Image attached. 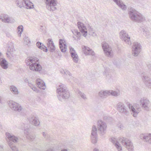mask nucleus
Returning a JSON list of instances; mask_svg holds the SVG:
<instances>
[{"label": "nucleus", "mask_w": 151, "mask_h": 151, "mask_svg": "<svg viewBox=\"0 0 151 151\" xmlns=\"http://www.w3.org/2000/svg\"><path fill=\"white\" fill-rule=\"evenodd\" d=\"M119 35L120 38L123 41H124L129 45H131L132 43L130 40V37L127 32L124 30H122L119 33Z\"/></svg>", "instance_id": "obj_12"}, {"label": "nucleus", "mask_w": 151, "mask_h": 151, "mask_svg": "<svg viewBox=\"0 0 151 151\" xmlns=\"http://www.w3.org/2000/svg\"><path fill=\"white\" fill-rule=\"evenodd\" d=\"M117 127L120 130L122 129L123 128V126L121 124H119L118 125Z\"/></svg>", "instance_id": "obj_48"}, {"label": "nucleus", "mask_w": 151, "mask_h": 151, "mask_svg": "<svg viewBox=\"0 0 151 151\" xmlns=\"http://www.w3.org/2000/svg\"><path fill=\"white\" fill-rule=\"evenodd\" d=\"M82 48L84 53L86 55L91 50L89 47L85 46H82Z\"/></svg>", "instance_id": "obj_39"}, {"label": "nucleus", "mask_w": 151, "mask_h": 151, "mask_svg": "<svg viewBox=\"0 0 151 151\" xmlns=\"http://www.w3.org/2000/svg\"><path fill=\"white\" fill-rule=\"evenodd\" d=\"M87 30L88 31L89 35L94 37H96V33L93 30L92 27L89 25H88L87 27Z\"/></svg>", "instance_id": "obj_31"}, {"label": "nucleus", "mask_w": 151, "mask_h": 151, "mask_svg": "<svg viewBox=\"0 0 151 151\" xmlns=\"http://www.w3.org/2000/svg\"><path fill=\"white\" fill-rule=\"evenodd\" d=\"M57 91L58 98L60 101L68 99L70 96L69 91L63 84H62L59 86L57 89Z\"/></svg>", "instance_id": "obj_5"}, {"label": "nucleus", "mask_w": 151, "mask_h": 151, "mask_svg": "<svg viewBox=\"0 0 151 151\" xmlns=\"http://www.w3.org/2000/svg\"><path fill=\"white\" fill-rule=\"evenodd\" d=\"M111 141L114 145L119 151L122 150V147L119 142L121 143L129 151H133L134 146L131 141L127 138H116L112 137L111 139Z\"/></svg>", "instance_id": "obj_2"}, {"label": "nucleus", "mask_w": 151, "mask_h": 151, "mask_svg": "<svg viewBox=\"0 0 151 151\" xmlns=\"http://www.w3.org/2000/svg\"><path fill=\"white\" fill-rule=\"evenodd\" d=\"M142 30L143 31V34L147 38H149L150 37V32L147 29L142 28Z\"/></svg>", "instance_id": "obj_35"}, {"label": "nucleus", "mask_w": 151, "mask_h": 151, "mask_svg": "<svg viewBox=\"0 0 151 151\" xmlns=\"http://www.w3.org/2000/svg\"><path fill=\"white\" fill-rule=\"evenodd\" d=\"M25 125L23 123L22 124L20 127H19V128L21 129H23L25 127Z\"/></svg>", "instance_id": "obj_47"}, {"label": "nucleus", "mask_w": 151, "mask_h": 151, "mask_svg": "<svg viewBox=\"0 0 151 151\" xmlns=\"http://www.w3.org/2000/svg\"><path fill=\"white\" fill-rule=\"evenodd\" d=\"M36 83L38 87L40 89L44 90L46 88L45 83L40 79H37L36 80Z\"/></svg>", "instance_id": "obj_27"}, {"label": "nucleus", "mask_w": 151, "mask_h": 151, "mask_svg": "<svg viewBox=\"0 0 151 151\" xmlns=\"http://www.w3.org/2000/svg\"><path fill=\"white\" fill-rule=\"evenodd\" d=\"M31 89L33 90V91L36 93H39L40 92V90L38 89L35 86L32 87Z\"/></svg>", "instance_id": "obj_46"}, {"label": "nucleus", "mask_w": 151, "mask_h": 151, "mask_svg": "<svg viewBox=\"0 0 151 151\" xmlns=\"http://www.w3.org/2000/svg\"><path fill=\"white\" fill-rule=\"evenodd\" d=\"M93 151H99V150L98 149H96V148H95L93 150Z\"/></svg>", "instance_id": "obj_53"}, {"label": "nucleus", "mask_w": 151, "mask_h": 151, "mask_svg": "<svg viewBox=\"0 0 151 151\" xmlns=\"http://www.w3.org/2000/svg\"><path fill=\"white\" fill-rule=\"evenodd\" d=\"M45 3L47 9L50 11L52 12L56 9L55 7L57 3L56 0H46Z\"/></svg>", "instance_id": "obj_11"}, {"label": "nucleus", "mask_w": 151, "mask_h": 151, "mask_svg": "<svg viewBox=\"0 0 151 151\" xmlns=\"http://www.w3.org/2000/svg\"><path fill=\"white\" fill-rule=\"evenodd\" d=\"M0 19L2 22L6 23H11L14 21L12 17L6 14H4L1 17Z\"/></svg>", "instance_id": "obj_22"}, {"label": "nucleus", "mask_w": 151, "mask_h": 151, "mask_svg": "<svg viewBox=\"0 0 151 151\" xmlns=\"http://www.w3.org/2000/svg\"><path fill=\"white\" fill-rule=\"evenodd\" d=\"M122 10H126L127 9V6L121 0H112Z\"/></svg>", "instance_id": "obj_25"}, {"label": "nucleus", "mask_w": 151, "mask_h": 151, "mask_svg": "<svg viewBox=\"0 0 151 151\" xmlns=\"http://www.w3.org/2000/svg\"><path fill=\"white\" fill-rule=\"evenodd\" d=\"M2 83V82L1 79V78L0 77V84H1Z\"/></svg>", "instance_id": "obj_52"}, {"label": "nucleus", "mask_w": 151, "mask_h": 151, "mask_svg": "<svg viewBox=\"0 0 151 151\" xmlns=\"http://www.w3.org/2000/svg\"><path fill=\"white\" fill-rule=\"evenodd\" d=\"M0 151H3V148L2 146L0 145Z\"/></svg>", "instance_id": "obj_50"}, {"label": "nucleus", "mask_w": 151, "mask_h": 151, "mask_svg": "<svg viewBox=\"0 0 151 151\" xmlns=\"http://www.w3.org/2000/svg\"><path fill=\"white\" fill-rule=\"evenodd\" d=\"M59 43L61 51L62 52H65L67 50V46L65 41L63 39H60L59 40Z\"/></svg>", "instance_id": "obj_24"}, {"label": "nucleus", "mask_w": 151, "mask_h": 151, "mask_svg": "<svg viewBox=\"0 0 151 151\" xmlns=\"http://www.w3.org/2000/svg\"><path fill=\"white\" fill-rule=\"evenodd\" d=\"M0 63L1 67L4 69H6L8 68V63L6 60L1 58L0 61Z\"/></svg>", "instance_id": "obj_29"}, {"label": "nucleus", "mask_w": 151, "mask_h": 151, "mask_svg": "<svg viewBox=\"0 0 151 151\" xmlns=\"http://www.w3.org/2000/svg\"><path fill=\"white\" fill-rule=\"evenodd\" d=\"M36 45L38 48L43 50V51L45 52L47 51V47L41 42H37L36 43Z\"/></svg>", "instance_id": "obj_32"}, {"label": "nucleus", "mask_w": 151, "mask_h": 151, "mask_svg": "<svg viewBox=\"0 0 151 151\" xmlns=\"http://www.w3.org/2000/svg\"><path fill=\"white\" fill-rule=\"evenodd\" d=\"M6 137L8 138V144L10 148L13 151H19L17 149L13 143H17L18 141V138L14 135L8 132L6 133Z\"/></svg>", "instance_id": "obj_7"}, {"label": "nucleus", "mask_w": 151, "mask_h": 151, "mask_svg": "<svg viewBox=\"0 0 151 151\" xmlns=\"http://www.w3.org/2000/svg\"><path fill=\"white\" fill-rule=\"evenodd\" d=\"M15 51V50L12 46L9 47L7 49L6 53L8 57L11 58L14 56V53Z\"/></svg>", "instance_id": "obj_26"}, {"label": "nucleus", "mask_w": 151, "mask_h": 151, "mask_svg": "<svg viewBox=\"0 0 151 151\" xmlns=\"http://www.w3.org/2000/svg\"><path fill=\"white\" fill-rule=\"evenodd\" d=\"M47 151H53L51 149H49L48 150H47Z\"/></svg>", "instance_id": "obj_54"}, {"label": "nucleus", "mask_w": 151, "mask_h": 151, "mask_svg": "<svg viewBox=\"0 0 151 151\" xmlns=\"http://www.w3.org/2000/svg\"><path fill=\"white\" fill-rule=\"evenodd\" d=\"M118 111L121 114L126 116L128 115L129 111L127 110L125 105L123 102H120L116 105Z\"/></svg>", "instance_id": "obj_9"}, {"label": "nucleus", "mask_w": 151, "mask_h": 151, "mask_svg": "<svg viewBox=\"0 0 151 151\" xmlns=\"http://www.w3.org/2000/svg\"><path fill=\"white\" fill-rule=\"evenodd\" d=\"M60 72L62 74H66V76H65V78L67 79H68L69 82L72 83L74 82H77V79L72 76L71 74L69 71L66 70H62L60 71Z\"/></svg>", "instance_id": "obj_17"}, {"label": "nucleus", "mask_w": 151, "mask_h": 151, "mask_svg": "<svg viewBox=\"0 0 151 151\" xmlns=\"http://www.w3.org/2000/svg\"><path fill=\"white\" fill-rule=\"evenodd\" d=\"M127 104L131 112V114L134 117H137L138 114L141 111V108L138 107L135 108L132 104L129 102H127Z\"/></svg>", "instance_id": "obj_13"}, {"label": "nucleus", "mask_w": 151, "mask_h": 151, "mask_svg": "<svg viewBox=\"0 0 151 151\" xmlns=\"http://www.w3.org/2000/svg\"><path fill=\"white\" fill-rule=\"evenodd\" d=\"M77 92L79 96H80L82 99L84 100L87 99L86 95L84 93L79 90L77 91Z\"/></svg>", "instance_id": "obj_41"}, {"label": "nucleus", "mask_w": 151, "mask_h": 151, "mask_svg": "<svg viewBox=\"0 0 151 151\" xmlns=\"http://www.w3.org/2000/svg\"><path fill=\"white\" fill-rule=\"evenodd\" d=\"M111 141L114 145L119 151L122 150V147L119 142L121 143L129 151H133L134 146L131 141L127 138H116L112 137L111 139Z\"/></svg>", "instance_id": "obj_1"}, {"label": "nucleus", "mask_w": 151, "mask_h": 151, "mask_svg": "<svg viewBox=\"0 0 151 151\" xmlns=\"http://www.w3.org/2000/svg\"><path fill=\"white\" fill-rule=\"evenodd\" d=\"M97 128L101 135L105 134L107 128L106 124L101 120H99L97 122Z\"/></svg>", "instance_id": "obj_10"}, {"label": "nucleus", "mask_w": 151, "mask_h": 151, "mask_svg": "<svg viewBox=\"0 0 151 151\" xmlns=\"http://www.w3.org/2000/svg\"><path fill=\"white\" fill-rule=\"evenodd\" d=\"M141 50V46L140 43L135 42L134 43L132 47V54L134 56H137Z\"/></svg>", "instance_id": "obj_14"}, {"label": "nucleus", "mask_w": 151, "mask_h": 151, "mask_svg": "<svg viewBox=\"0 0 151 151\" xmlns=\"http://www.w3.org/2000/svg\"><path fill=\"white\" fill-rule=\"evenodd\" d=\"M139 103L143 109L148 111H150L151 104L147 98L145 97L141 98L139 100Z\"/></svg>", "instance_id": "obj_8"}, {"label": "nucleus", "mask_w": 151, "mask_h": 151, "mask_svg": "<svg viewBox=\"0 0 151 151\" xmlns=\"http://www.w3.org/2000/svg\"><path fill=\"white\" fill-rule=\"evenodd\" d=\"M42 134H43V136L45 137H46V133H45V132H43V133H42Z\"/></svg>", "instance_id": "obj_51"}, {"label": "nucleus", "mask_w": 151, "mask_h": 151, "mask_svg": "<svg viewBox=\"0 0 151 151\" xmlns=\"http://www.w3.org/2000/svg\"><path fill=\"white\" fill-rule=\"evenodd\" d=\"M28 85L31 88L34 86V85L31 83H28Z\"/></svg>", "instance_id": "obj_49"}, {"label": "nucleus", "mask_w": 151, "mask_h": 151, "mask_svg": "<svg viewBox=\"0 0 151 151\" xmlns=\"http://www.w3.org/2000/svg\"><path fill=\"white\" fill-rule=\"evenodd\" d=\"M102 46L104 53L106 56L109 57H111L113 56V52L111 47L108 43L106 42H103Z\"/></svg>", "instance_id": "obj_15"}, {"label": "nucleus", "mask_w": 151, "mask_h": 151, "mask_svg": "<svg viewBox=\"0 0 151 151\" xmlns=\"http://www.w3.org/2000/svg\"><path fill=\"white\" fill-rule=\"evenodd\" d=\"M128 14L130 19L134 22L139 23L145 20V17L133 8L129 9Z\"/></svg>", "instance_id": "obj_4"}, {"label": "nucleus", "mask_w": 151, "mask_h": 151, "mask_svg": "<svg viewBox=\"0 0 151 151\" xmlns=\"http://www.w3.org/2000/svg\"><path fill=\"white\" fill-rule=\"evenodd\" d=\"M139 138L144 142L151 144V133L141 134L139 135Z\"/></svg>", "instance_id": "obj_18"}, {"label": "nucleus", "mask_w": 151, "mask_h": 151, "mask_svg": "<svg viewBox=\"0 0 151 151\" xmlns=\"http://www.w3.org/2000/svg\"><path fill=\"white\" fill-rule=\"evenodd\" d=\"M23 27L22 25L19 26L17 27V30L18 32H19V34L20 35V36H21L23 32Z\"/></svg>", "instance_id": "obj_43"}, {"label": "nucleus", "mask_w": 151, "mask_h": 151, "mask_svg": "<svg viewBox=\"0 0 151 151\" xmlns=\"http://www.w3.org/2000/svg\"><path fill=\"white\" fill-rule=\"evenodd\" d=\"M141 76L145 84L149 88H151V79L143 73L141 74Z\"/></svg>", "instance_id": "obj_21"}, {"label": "nucleus", "mask_w": 151, "mask_h": 151, "mask_svg": "<svg viewBox=\"0 0 151 151\" xmlns=\"http://www.w3.org/2000/svg\"><path fill=\"white\" fill-rule=\"evenodd\" d=\"M30 123L32 124L37 126L40 124V122L37 116H32L28 118Z\"/></svg>", "instance_id": "obj_20"}, {"label": "nucleus", "mask_w": 151, "mask_h": 151, "mask_svg": "<svg viewBox=\"0 0 151 151\" xmlns=\"http://www.w3.org/2000/svg\"><path fill=\"white\" fill-rule=\"evenodd\" d=\"M8 104L11 109L15 111L20 112L22 109V108L20 105L12 101H9L8 102Z\"/></svg>", "instance_id": "obj_16"}, {"label": "nucleus", "mask_w": 151, "mask_h": 151, "mask_svg": "<svg viewBox=\"0 0 151 151\" xmlns=\"http://www.w3.org/2000/svg\"><path fill=\"white\" fill-rule=\"evenodd\" d=\"M61 151H68L66 149H63V150H61Z\"/></svg>", "instance_id": "obj_55"}, {"label": "nucleus", "mask_w": 151, "mask_h": 151, "mask_svg": "<svg viewBox=\"0 0 151 151\" xmlns=\"http://www.w3.org/2000/svg\"><path fill=\"white\" fill-rule=\"evenodd\" d=\"M69 49L70 50V52L74 62L75 63H78V58L75 50L73 48L71 47H70Z\"/></svg>", "instance_id": "obj_23"}, {"label": "nucleus", "mask_w": 151, "mask_h": 151, "mask_svg": "<svg viewBox=\"0 0 151 151\" xmlns=\"http://www.w3.org/2000/svg\"><path fill=\"white\" fill-rule=\"evenodd\" d=\"M108 93L109 95H111L114 96H117L119 94V91L113 90L108 91Z\"/></svg>", "instance_id": "obj_36"}, {"label": "nucleus", "mask_w": 151, "mask_h": 151, "mask_svg": "<svg viewBox=\"0 0 151 151\" xmlns=\"http://www.w3.org/2000/svg\"><path fill=\"white\" fill-rule=\"evenodd\" d=\"M43 27V26H40V28L41 29H42V28Z\"/></svg>", "instance_id": "obj_56"}, {"label": "nucleus", "mask_w": 151, "mask_h": 151, "mask_svg": "<svg viewBox=\"0 0 151 151\" xmlns=\"http://www.w3.org/2000/svg\"><path fill=\"white\" fill-rule=\"evenodd\" d=\"M39 60L36 57H29L25 60L27 65H29V69L33 71H38L41 70L42 67L39 64Z\"/></svg>", "instance_id": "obj_3"}, {"label": "nucleus", "mask_w": 151, "mask_h": 151, "mask_svg": "<svg viewBox=\"0 0 151 151\" xmlns=\"http://www.w3.org/2000/svg\"><path fill=\"white\" fill-rule=\"evenodd\" d=\"M99 95L101 98H105L109 95L108 91L101 90L99 92Z\"/></svg>", "instance_id": "obj_30"}, {"label": "nucleus", "mask_w": 151, "mask_h": 151, "mask_svg": "<svg viewBox=\"0 0 151 151\" xmlns=\"http://www.w3.org/2000/svg\"><path fill=\"white\" fill-rule=\"evenodd\" d=\"M104 75L106 76V79H109L111 78V75L109 74L107 70H105L104 73Z\"/></svg>", "instance_id": "obj_42"}, {"label": "nucleus", "mask_w": 151, "mask_h": 151, "mask_svg": "<svg viewBox=\"0 0 151 151\" xmlns=\"http://www.w3.org/2000/svg\"><path fill=\"white\" fill-rule=\"evenodd\" d=\"M1 97L0 96V103L1 102Z\"/></svg>", "instance_id": "obj_57"}, {"label": "nucleus", "mask_w": 151, "mask_h": 151, "mask_svg": "<svg viewBox=\"0 0 151 151\" xmlns=\"http://www.w3.org/2000/svg\"><path fill=\"white\" fill-rule=\"evenodd\" d=\"M47 50L53 52L55 50V47L52 39H48L47 42Z\"/></svg>", "instance_id": "obj_19"}, {"label": "nucleus", "mask_w": 151, "mask_h": 151, "mask_svg": "<svg viewBox=\"0 0 151 151\" xmlns=\"http://www.w3.org/2000/svg\"><path fill=\"white\" fill-rule=\"evenodd\" d=\"M97 128L96 126L93 125L92 128V130L91 135H97Z\"/></svg>", "instance_id": "obj_37"}, {"label": "nucleus", "mask_w": 151, "mask_h": 151, "mask_svg": "<svg viewBox=\"0 0 151 151\" xmlns=\"http://www.w3.org/2000/svg\"><path fill=\"white\" fill-rule=\"evenodd\" d=\"M23 2L24 0L22 1L21 0H19V1L17 0L16 2L17 6L20 8H21L22 7H24V3Z\"/></svg>", "instance_id": "obj_38"}, {"label": "nucleus", "mask_w": 151, "mask_h": 151, "mask_svg": "<svg viewBox=\"0 0 151 151\" xmlns=\"http://www.w3.org/2000/svg\"><path fill=\"white\" fill-rule=\"evenodd\" d=\"M77 25L81 33L78 32L77 29H73L72 30V32L74 35L76 37L77 39H76L74 37H73L75 38V39L78 40L80 39L81 34L86 37L87 34V31L85 26L83 23L78 22Z\"/></svg>", "instance_id": "obj_6"}, {"label": "nucleus", "mask_w": 151, "mask_h": 151, "mask_svg": "<svg viewBox=\"0 0 151 151\" xmlns=\"http://www.w3.org/2000/svg\"><path fill=\"white\" fill-rule=\"evenodd\" d=\"M24 7L27 9H31L34 7L33 4L29 0H24Z\"/></svg>", "instance_id": "obj_28"}, {"label": "nucleus", "mask_w": 151, "mask_h": 151, "mask_svg": "<svg viewBox=\"0 0 151 151\" xmlns=\"http://www.w3.org/2000/svg\"><path fill=\"white\" fill-rule=\"evenodd\" d=\"M10 89L11 91L14 94L17 95L19 93V92L17 88L14 86H10Z\"/></svg>", "instance_id": "obj_34"}, {"label": "nucleus", "mask_w": 151, "mask_h": 151, "mask_svg": "<svg viewBox=\"0 0 151 151\" xmlns=\"http://www.w3.org/2000/svg\"><path fill=\"white\" fill-rule=\"evenodd\" d=\"M24 43L26 45L28 44L30 42V41L29 38L27 37H24Z\"/></svg>", "instance_id": "obj_44"}, {"label": "nucleus", "mask_w": 151, "mask_h": 151, "mask_svg": "<svg viewBox=\"0 0 151 151\" xmlns=\"http://www.w3.org/2000/svg\"><path fill=\"white\" fill-rule=\"evenodd\" d=\"M24 134L26 135H27V138L29 140L31 141H32L33 140V139H35V136H32L31 135L29 134V129L28 128H27L26 129H24Z\"/></svg>", "instance_id": "obj_33"}, {"label": "nucleus", "mask_w": 151, "mask_h": 151, "mask_svg": "<svg viewBox=\"0 0 151 151\" xmlns=\"http://www.w3.org/2000/svg\"><path fill=\"white\" fill-rule=\"evenodd\" d=\"M95 53L91 49L88 53L86 54V55H94Z\"/></svg>", "instance_id": "obj_45"}, {"label": "nucleus", "mask_w": 151, "mask_h": 151, "mask_svg": "<svg viewBox=\"0 0 151 151\" xmlns=\"http://www.w3.org/2000/svg\"><path fill=\"white\" fill-rule=\"evenodd\" d=\"M97 135H91V139L92 142L94 144H96L97 141Z\"/></svg>", "instance_id": "obj_40"}]
</instances>
